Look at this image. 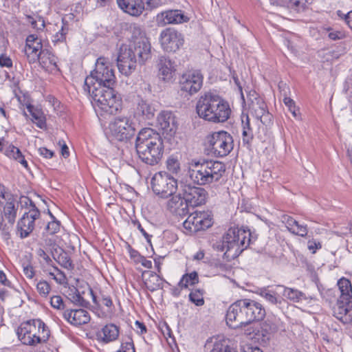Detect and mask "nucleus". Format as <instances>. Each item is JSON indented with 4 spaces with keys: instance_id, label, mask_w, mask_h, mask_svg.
Masks as SVG:
<instances>
[{
    "instance_id": "obj_22",
    "label": "nucleus",
    "mask_w": 352,
    "mask_h": 352,
    "mask_svg": "<svg viewBox=\"0 0 352 352\" xmlns=\"http://www.w3.org/2000/svg\"><path fill=\"white\" fill-rule=\"evenodd\" d=\"M116 2L120 10L133 16H140L144 10L142 0H116Z\"/></svg>"
},
{
    "instance_id": "obj_47",
    "label": "nucleus",
    "mask_w": 352,
    "mask_h": 352,
    "mask_svg": "<svg viewBox=\"0 0 352 352\" xmlns=\"http://www.w3.org/2000/svg\"><path fill=\"white\" fill-rule=\"evenodd\" d=\"M26 19L28 22L31 24L32 27L37 30H42L45 26V20L41 16L27 15Z\"/></svg>"
},
{
    "instance_id": "obj_54",
    "label": "nucleus",
    "mask_w": 352,
    "mask_h": 352,
    "mask_svg": "<svg viewBox=\"0 0 352 352\" xmlns=\"http://www.w3.org/2000/svg\"><path fill=\"white\" fill-rule=\"evenodd\" d=\"M281 221L285 224L287 230L290 232H294L293 226L296 223V221L293 217L287 215H283L281 217Z\"/></svg>"
},
{
    "instance_id": "obj_40",
    "label": "nucleus",
    "mask_w": 352,
    "mask_h": 352,
    "mask_svg": "<svg viewBox=\"0 0 352 352\" xmlns=\"http://www.w3.org/2000/svg\"><path fill=\"white\" fill-rule=\"evenodd\" d=\"M163 279L157 274L151 272L145 283L150 291H155L162 287Z\"/></svg>"
},
{
    "instance_id": "obj_56",
    "label": "nucleus",
    "mask_w": 352,
    "mask_h": 352,
    "mask_svg": "<svg viewBox=\"0 0 352 352\" xmlns=\"http://www.w3.org/2000/svg\"><path fill=\"white\" fill-rule=\"evenodd\" d=\"M54 271L56 272L54 280L60 285H63L66 283L67 278L64 272L60 270L57 267H54Z\"/></svg>"
},
{
    "instance_id": "obj_32",
    "label": "nucleus",
    "mask_w": 352,
    "mask_h": 352,
    "mask_svg": "<svg viewBox=\"0 0 352 352\" xmlns=\"http://www.w3.org/2000/svg\"><path fill=\"white\" fill-rule=\"evenodd\" d=\"M28 111L32 116V121L40 129L46 128V119L43 112L34 106L29 104L27 106Z\"/></svg>"
},
{
    "instance_id": "obj_34",
    "label": "nucleus",
    "mask_w": 352,
    "mask_h": 352,
    "mask_svg": "<svg viewBox=\"0 0 352 352\" xmlns=\"http://www.w3.org/2000/svg\"><path fill=\"white\" fill-rule=\"evenodd\" d=\"M250 109L257 119H261L267 113L266 104L263 99L257 97L252 100Z\"/></svg>"
},
{
    "instance_id": "obj_19",
    "label": "nucleus",
    "mask_w": 352,
    "mask_h": 352,
    "mask_svg": "<svg viewBox=\"0 0 352 352\" xmlns=\"http://www.w3.org/2000/svg\"><path fill=\"white\" fill-rule=\"evenodd\" d=\"M42 47L41 40L35 34H30L26 38L24 52L29 63H34L39 59L43 52Z\"/></svg>"
},
{
    "instance_id": "obj_36",
    "label": "nucleus",
    "mask_w": 352,
    "mask_h": 352,
    "mask_svg": "<svg viewBox=\"0 0 352 352\" xmlns=\"http://www.w3.org/2000/svg\"><path fill=\"white\" fill-rule=\"evenodd\" d=\"M277 287L283 288V296L290 301L298 302L306 298L305 294L296 289L283 285H278Z\"/></svg>"
},
{
    "instance_id": "obj_62",
    "label": "nucleus",
    "mask_w": 352,
    "mask_h": 352,
    "mask_svg": "<svg viewBox=\"0 0 352 352\" xmlns=\"http://www.w3.org/2000/svg\"><path fill=\"white\" fill-rule=\"evenodd\" d=\"M338 15L340 17H344L346 24L352 29V10L346 14H344L340 10H338Z\"/></svg>"
},
{
    "instance_id": "obj_48",
    "label": "nucleus",
    "mask_w": 352,
    "mask_h": 352,
    "mask_svg": "<svg viewBox=\"0 0 352 352\" xmlns=\"http://www.w3.org/2000/svg\"><path fill=\"white\" fill-rule=\"evenodd\" d=\"M48 213L52 220L47 223L45 230L50 234H54L59 232L60 223L58 221L55 219L54 216L50 210H48Z\"/></svg>"
},
{
    "instance_id": "obj_23",
    "label": "nucleus",
    "mask_w": 352,
    "mask_h": 352,
    "mask_svg": "<svg viewBox=\"0 0 352 352\" xmlns=\"http://www.w3.org/2000/svg\"><path fill=\"white\" fill-rule=\"evenodd\" d=\"M63 317L75 326L87 324L91 319L89 312L82 309L66 310L63 313Z\"/></svg>"
},
{
    "instance_id": "obj_12",
    "label": "nucleus",
    "mask_w": 352,
    "mask_h": 352,
    "mask_svg": "<svg viewBox=\"0 0 352 352\" xmlns=\"http://www.w3.org/2000/svg\"><path fill=\"white\" fill-rule=\"evenodd\" d=\"M212 225V218L208 212L191 213L183 223L184 228L190 232H197L210 228Z\"/></svg>"
},
{
    "instance_id": "obj_2",
    "label": "nucleus",
    "mask_w": 352,
    "mask_h": 352,
    "mask_svg": "<svg viewBox=\"0 0 352 352\" xmlns=\"http://www.w3.org/2000/svg\"><path fill=\"white\" fill-rule=\"evenodd\" d=\"M196 111L200 118L214 124L225 122L231 114L229 103L212 92L205 93L199 98Z\"/></svg>"
},
{
    "instance_id": "obj_43",
    "label": "nucleus",
    "mask_w": 352,
    "mask_h": 352,
    "mask_svg": "<svg viewBox=\"0 0 352 352\" xmlns=\"http://www.w3.org/2000/svg\"><path fill=\"white\" fill-rule=\"evenodd\" d=\"M131 40L130 43H135L136 41L142 42L143 38H148L146 36L145 32L142 30L140 26L138 25H132L130 26Z\"/></svg>"
},
{
    "instance_id": "obj_30",
    "label": "nucleus",
    "mask_w": 352,
    "mask_h": 352,
    "mask_svg": "<svg viewBox=\"0 0 352 352\" xmlns=\"http://www.w3.org/2000/svg\"><path fill=\"white\" fill-rule=\"evenodd\" d=\"M2 152L8 157L18 161L23 167L28 168V162L17 147L5 141Z\"/></svg>"
},
{
    "instance_id": "obj_15",
    "label": "nucleus",
    "mask_w": 352,
    "mask_h": 352,
    "mask_svg": "<svg viewBox=\"0 0 352 352\" xmlns=\"http://www.w3.org/2000/svg\"><path fill=\"white\" fill-rule=\"evenodd\" d=\"M182 195L188 207L192 208L205 204L208 198V192L204 188L190 184L183 186Z\"/></svg>"
},
{
    "instance_id": "obj_9",
    "label": "nucleus",
    "mask_w": 352,
    "mask_h": 352,
    "mask_svg": "<svg viewBox=\"0 0 352 352\" xmlns=\"http://www.w3.org/2000/svg\"><path fill=\"white\" fill-rule=\"evenodd\" d=\"M208 145L215 156L225 157L233 149V139L226 131L214 132L208 137Z\"/></svg>"
},
{
    "instance_id": "obj_39",
    "label": "nucleus",
    "mask_w": 352,
    "mask_h": 352,
    "mask_svg": "<svg viewBox=\"0 0 352 352\" xmlns=\"http://www.w3.org/2000/svg\"><path fill=\"white\" fill-rule=\"evenodd\" d=\"M242 127L243 143V144L250 145L253 139L254 135L252 129L250 127V118L248 116L245 117V120H242Z\"/></svg>"
},
{
    "instance_id": "obj_59",
    "label": "nucleus",
    "mask_w": 352,
    "mask_h": 352,
    "mask_svg": "<svg viewBox=\"0 0 352 352\" xmlns=\"http://www.w3.org/2000/svg\"><path fill=\"white\" fill-rule=\"evenodd\" d=\"M36 253L37 256L43 260V261L47 264L50 265L52 263V259L48 256V254L45 252V251L43 248H38L36 250Z\"/></svg>"
},
{
    "instance_id": "obj_25",
    "label": "nucleus",
    "mask_w": 352,
    "mask_h": 352,
    "mask_svg": "<svg viewBox=\"0 0 352 352\" xmlns=\"http://www.w3.org/2000/svg\"><path fill=\"white\" fill-rule=\"evenodd\" d=\"M352 309V302L338 299L336 305L333 307V316L346 324L351 320L350 312Z\"/></svg>"
},
{
    "instance_id": "obj_64",
    "label": "nucleus",
    "mask_w": 352,
    "mask_h": 352,
    "mask_svg": "<svg viewBox=\"0 0 352 352\" xmlns=\"http://www.w3.org/2000/svg\"><path fill=\"white\" fill-rule=\"evenodd\" d=\"M211 352H231L228 346L223 344H215Z\"/></svg>"
},
{
    "instance_id": "obj_26",
    "label": "nucleus",
    "mask_w": 352,
    "mask_h": 352,
    "mask_svg": "<svg viewBox=\"0 0 352 352\" xmlns=\"http://www.w3.org/2000/svg\"><path fill=\"white\" fill-rule=\"evenodd\" d=\"M171 196L172 197L166 203L167 209L170 212L179 216L186 214L188 212V206L184 201V197H182L180 194Z\"/></svg>"
},
{
    "instance_id": "obj_6",
    "label": "nucleus",
    "mask_w": 352,
    "mask_h": 352,
    "mask_svg": "<svg viewBox=\"0 0 352 352\" xmlns=\"http://www.w3.org/2000/svg\"><path fill=\"white\" fill-rule=\"evenodd\" d=\"M19 340L25 345L36 346L46 342L50 331L41 319H32L23 322L16 329Z\"/></svg>"
},
{
    "instance_id": "obj_11",
    "label": "nucleus",
    "mask_w": 352,
    "mask_h": 352,
    "mask_svg": "<svg viewBox=\"0 0 352 352\" xmlns=\"http://www.w3.org/2000/svg\"><path fill=\"white\" fill-rule=\"evenodd\" d=\"M244 299L239 300L232 303L226 314V323L233 329L248 325Z\"/></svg>"
},
{
    "instance_id": "obj_21",
    "label": "nucleus",
    "mask_w": 352,
    "mask_h": 352,
    "mask_svg": "<svg viewBox=\"0 0 352 352\" xmlns=\"http://www.w3.org/2000/svg\"><path fill=\"white\" fill-rule=\"evenodd\" d=\"M244 302L248 324L263 319L265 316V310L261 303L248 298H245Z\"/></svg>"
},
{
    "instance_id": "obj_61",
    "label": "nucleus",
    "mask_w": 352,
    "mask_h": 352,
    "mask_svg": "<svg viewBox=\"0 0 352 352\" xmlns=\"http://www.w3.org/2000/svg\"><path fill=\"white\" fill-rule=\"evenodd\" d=\"M12 61L11 58L5 55V54H1L0 55V67H12Z\"/></svg>"
},
{
    "instance_id": "obj_5",
    "label": "nucleus",
    "mask_w": 352,
    "mask_h": 352,
    "mask_svg": "<svg viewBox=\"0 0 352 352\" xmlns=\"http://www.w3.org/2000/svg\"><path fill=\"white\" fill-rule=\"evenodd\" d=\"M225 171V164L218 161L192 160L188 163L189 177L194 184L199 186L219 181Z\"/></svg>"
},
{
    "instance_id": "obj_29",
    "label": "nucleus",
    "mask_w": 352,
    "mask_h": 352,
    "mask_svg": "<svg viewBox=\"0 0 352 352\" xmlns=\"http://www.w3.org/2000/svg\"><path fill=\"white\" fill-rule=\"evenodd\" d=\"M159 77L164 81H169L173 78L175 72L172 61L166 58H161L158 64Z\"/></svg>"
},
{
    "instance_id": "obj_46",
    "label": "nucleus",
    "mask_w": 352,
    "mask_h": 352,
    "mask_svg": "<svg viewBox=\"0 0 352 352\" xmlns=\"http://www.w3.org/2000/svg\"><path fill=\"white\" fill-rule=\"evenodd\" d=\"M204 294L203 289H192L189 294V300L197 306H202L204 304Z\"/></svg>"
},
{
    "instance_id": "obj_52",
    "label": "nucleus",
    "mask_w": 352,
    "mask_h": 352,
    "mask_svg": "<svg viewBox=\"0 0 352 352\" xmlns=\"http://www.w3.org/2000/svg\"><path fill=\"white\" fill-rule=\"evenodd\" d=\"M294 232H291L293 234L304 237L307 236L308 229L307 225L300 224L297 221L293 226Z\"/></svg>"
},
{
    "instance_id": "obj_55",
    "label": "nucleus",
    "mask_w": 352,
    "mask_h": 352,
    "mask_svg": "<svg viewBox=\"0 0 352 352\" xmlns=\"http://www.w3.org/2000/svg\"><path fill=\"white\" fill-rule=\"evenodd\" d=\"M50 304L54 308L57 309H63L65 308L63 298L60 296H52L50 300Z\"/></svg>"
},
{
    "instance_id": "obj_31",
    "label": "nucleus",
    "mask_w": 352,
    "mask_h": 352,
    "mask_svg": "<svg viewBox=\"0 0 352 352\" xmlns=\"http://www.w3.org/2000/svg\"><path fill=\"white\" fill-rule=\"evenodd\" d=\"M339 290L340 292V296L338 299L352 302V285L351 281L346 278H340L337 283Z\"/></svg>"
},
{
    "instance_id": "obj_53",
    "label": "nucleus",
    "mask_w": 352,
    "mask_h": 352,
    "mask_svg": "<svg viewBox=\"0 0 352 352\" xmlns=\"http://www.w3.org/2000/svg\"><path fill=\"white\" fill-rule=\"evenodd\" d=\"M284 104L288 107L289 111L292 113L294 117L297 118L298 110L296 108L294 101L289 97H285L283 99Z\"/></svg>"
},
{
    "instance_id": "obj_58",
    "label": "nucleus",
    "mask_w": 352,
    "mask_h": 352,
    "mask_svg": "<svg viewBox=\"0 0 352 352\" xmlns=\"http://www.w3.org/2000/svg\"><path fill=\"white\" fill-rule=\"evenodd\" d=\"M307 248L313 254H314L317 250L322 248V245L320 241L311 239L307 242Z\"/></svg>"
},
{
    "instance_id": "obj_24",
    "label": "nucleus",
    "mask_w": 352,
    "mask_h": 352,
    "mask_svg": "<svg viewBox=\"0 0 352 352\" xmlns=\"http://www.w3.org/2000/svg\"><path fill=\"white\" fill-rule=\"evenodd\" d=\"M261 329L263 340H268L272 335L279 331H284L285 327L279 318L271 317L261 324Z\"/></svg>"
},
{
    "instance_id": "obj_45",
    "label": "nucleus",
    "mask_w": 352,
    "mask_h": 352,
    "mask_svg": "<svg viewBox=\"0 0 352 352\" xmlns=\"http://www.w3.org/2000/svg\"><path fill=\"white\" fill-rule=\"evenodd\" d=\"M60 252L59 253L57 258H56L53 254L54 258L56 259L62 267L68 270L73 269L74 265L68 254L63 251L62 249H60Z\"/></svg>"
},
{
    "instance_id": "obj_42",
    "label": "nucleus",
    "mask_w": 352,
    "mask_h": 352,
    "mask_svg": "<svg viewBox=\"0 0 352 352\" xmlns=\"http://www.w3.org/2000/svg\"><path fill=\"white\" fill-rule=\"evenodd\" d=\"M16 211L17 208H16L15 204L12 201L7 202L3 207L4 217L11 225H13L15 221Z\"/></svg>"
},
{
    "instance_id": "obj_4",
    "label": "nucleus",
    "mask_w": 352,
    "mask_h": 352,
    "mask_svg": "<svg viewBox=\"0 0 352 352\" xmlns=\"http://www.w3.org/2000/svg\"><path fill=\"white\" fill-rule=\"evenodd\" d=\"M254 239L250 230L230 228L213 247L217 251L224 252L223 258L230 261L238 257Z\"/></svg>"
},
{
    "instance_id": "obj_16",
    "label": "nucleus",
    "mask_w": 352,
    "mask_h": 352,
    "mask_svg": "<svg viewBox=\"0 0 352 352\" xmlns=\"http://www.w3.org/2000/svg\"><path fill=\"white\" fill-rule=\"evenodd\" d=\"M138 62V58L134 56L131 50L126 48V45H122L120 47L117 65L120 73L129 76L135 71Z\"/></svg>"
},
{
    "instance_id": "obj_18",
    "label": "nucleus",
    "mask_w": 352,
    "mask_h": 352,
    "mask_svg": "<svg viewBox=\"0 0 352 352\" xmlns=\"http://www.w3.org/2000/svg\"><path fill=\"white\" fill-rule=\"evenodd\" d=\"M189 18L180 10H170L159 13L156 21L160 26L188 22Z\"/></svg>"
},
{
    "instance_id": "obj_57",
    "label": "nucleus",
    "mask_w": 352,
    "mask_h": 352,
    "mask_svg": "<svg viewBox=\"0 0 352 352\" xmlns=\"http://www.w3.org/2000/svg\"><path fill=\"white\" fill-rule=\"evenodd\" d=\"M329 32L328 37L333 41L340 40L344 38L345 34L341 31L333 30V29L327 30Z\"/></svg>"
},
{
    "instance_id": "obj_38",
    "label": "nucleus",
    "mask_w": 352,
    "mask_h": 352,
    "mask_svg": "<svg viewBox=\"0 0 352 352\" xmlns=\"http://www.w3.org/2000/svg\"><path fill=\"white\" fill-rule=\"evenodd\" d=\"M199 283L198 274L196 272L186 273L180 279L178 285L181 289L188 288L189 285H194Z\"/></svg>"
},
{
    "instance_id": "obj_44",
    "label": "nucleus",
    "mask_w": 352,
    "mask_h": 352,
    "mask_svg": "<svg viewBox=\"0 0 352 352\" xmlns=\"http://www.w3.org/2000/svg\"><path fill=\"white\" fill-rule=\"evenodd\" d=\"M86 292H82V294H81L80 292L74 289V291L69 294L70 300L75 305L87 307L89 305V302L84 296Z\"/></svg>"
},
{
    "instance_id": "obj_50",
    "label": "nucleus",
    "mask_w": 352,
    "mask_h": 352,
    "mask_svg": "<svg viewBox=\"0 0 352 352\" xmlns=\"http://www.w3.org/2000/svg\"><path fill=\"white\" fill-rule=\"evenodd\" d=\"M68 28L63 23L60 30H58L54 36L52 41L53 43H63L66 41V36L68 33Z\"/></svg>"
},
{
    "instance_id": "obj_49",
    "label": "nucleus",
    "mask_w": 352,
    "mask_h": 352,
    "mask_svg": "<svg viewBox=\"0 0 352 352\" xmlns=\"http://www.w3.org/2000/svg\"><path fill=\"white\" fill-rule=\"evenodd\" d=\"M36 287L37 292L43 297H47L51 291L50 285L45 280H39Z\"/></svg>"
},
{
    "instance_id": "obj_1",
    "label": "nucleus",
    "mask_w": 352,
    "mask_h": 352,
    "mask_svg": "<svg viewBox=\"0 0 352 352\" xmlns=\"http://www.w3.org/2000/svg\"><path fill=\"white\" fill-rule=\"evenodd\" d=\"M116 83L114 70L104 57L97 59L95 69L85 80L84 90L92 99L94 107L109 114H116L122 106V100L113 87Z\"/></svg>"
},
{
    "instance_id": "obj_60",
    "label": "nucleus",
    "mask_w": 352,
    "mask_h": 352,
    "mask_svg": "<svg viewBox=\"0 0 352 352\" xmlns=\"http://www.w3.org/2000/svg\"><path fill=\"white\" fill-rule=\"evenodd\" d=\"M23 272L24 275L30 279H32L34 278L35 275V271L32 265L28 264V265H23Z\"/></svg>"
},
{
    "instance_id": "obj_33",
    "label": "nucleus",
    "mask_w": 352,
    "mask_h": 352,
    "mask_svg": "<svg viewBox=\"0 0 352 352\" xmlns=\"http://www.w3.org/2000/svg\"><path fill=\"white\" fill-rule=\"evenodd\" d=\"M99 336L104 342L114 341L119 336L118 327L113 324H107L102 329Z\"/></svg>"
},
{
    "instance_id": "obj_28",
    "label": "nucleus",
    "mask_w": 352,
    "mask_h": 352,
    "mask_svg": "<svg viewBox=\"0 0 352 352\" xmlns=\"http://www.w3.org/2000/svg\"><path fill=\"white\" fill-rule=\"evenodd\" d=\"M41 66L46 71L54 72L58 71L57 57L51 52L43 50L38 60Z\"/></svg>"
},
{
    "instance_id": "obj_37",
    "label": "nucleus",
    "mask_w": 352,
    "mask_h": 352,
    "mask_svg": "<svg viewBox=\"0 0 352 352\" xmlns=\"http://www.w3.org/2000/svg\"><path fill=\"white\" fill-rule=\"evenodd\" d=\"M5 199L3 186L0 185V232L3 239L6 241L10 239V234L9 228L4 224V219L2 215V200Z\"/></svg>"
},
{
    "instance_id": "obj_20",
    "label": "nucleus",
    "mask_w": 352,
    "mask_h": 352,
    "mask_svg": "<svg viewBox=\"0 0 352 352\" xmlns=\"http://www.w3.org/2000/svg\"><path fill=\"white\" fill-rule=\"evenodd\" d=\"M142 42L130 43L126 48L131 50L133 54L138 58L140 64H143L151 58V44L148 38H143Z\"/></svg>"
},
{
    "instance_id": "obj_10",
    "label": "nucleus",
    "mask_w": 352,
    "mask_h": 352,
    "mask_svg": "<svg viewBox=\"0 0 352 352\" xmlns=\"http://www.w3.org/2000/svg\"><path fill=\"white\" fill-rule=\"evenodd\" d=\"M21 203H24L26 206L29 204L30 206L29 210L23 214L17 223V230L20 233V236L26 238L33 231L34 221L40 217V211L32 201L27 197L22 198Z\"/></svg>"
},
{
    "instance_id": "obj_51",
    "label": "nucleus",
    "mask_w": 352,
    "mask_h": 352,
    "mask_svg": "<svg viewBox=\"0 0 352 352\" xmlns=\"http://www.w3.org/2000/svg\"><path fill=\"white\" fill-rule=\"evenodd\" d=\"M167 169L172 173L177 174L180 170V164L179 161L174 157H169L166 161Z\"/></svg>"
},
{
    "instance_id": "obj_41",
    "label": "nucleus",
    "mask_w": 352,
    "mask_h": 352,
    "mask_svg": "<svg viewBox=\"0 0 352 352\" xmlns=\"http://www.w3.org/2000/svg\"><path fill=\"white\" fill-rule=\"evenodd\" d=\"M283 6L300 12L304 10L308 3L307 0H281Z\"/></svg>"
},
{
    "instance_id": "obj_63",
    "label": "nucleus",
    "mask_w": 352,
    "mask_h": 352,
    "mask_svg": "<svg viewBox=\"0 0 352 352\" xmlns=\"http://www.w3.org/2000/svg\"><path fill=\"white\" fill-rule=\"evenodd\" d=\"M38 153L46 159L52 158L54 155V152L45 147H41L38 150Z\"/></svg>"
},
{
    "instance_id": "obj_7",
    "label": "nucleus",
    "mask_w": 352,
    "mask_h": 352,
    "mask_svg": "<svg viewBox=\"0 0 352 352\" xmlns=\"http://www.w3.org/2000/svg\"><path fill=\"white\" fill-rule=\"evenodd\" d=\"M135 127L126 117H118L111 120L106 130V135L111 141L124 142L135 135Z\"/></svg>"
},
{
    "instance_id": "obj_13",
    "label": "nucleus",
    "mask_w": 352,
    "mask_h": 352,
    "mask_svg": "<svg viewBox=\"0 0 352 352\" xmlns=\"http://www.w3.org/2000/svg\"><path fill=\"white\" fill-rule=\"evenodd\" d=\"M160 41L165 51L175 52L184 45V38L181 32L174 28H168L162 31Z\"/></svg>"
},
{
    "instance_id": "obj_17",
    "label": "nucleus",
    "mask_w": 352,
    "mask_h": 352,
    "mask_svg": "<svg viewBox=\"0 0 352 352\" xmlns=\"http://www.w3.org/2000/svg\"><path fill=\"white\" fill-rule=\"evenodd\" d=\"M157 125L164 135L173 136L177 129V121L175 115L168 111H162L157 116Z\"/></svg>"
},
{
    "instance_id": "obj_35",
    "label": "nucleus",
    "mask_w": 352,
    "mask_h": 352,
    "mask_svg": "<svg viewBox=\"0 0 352 352\" xmlns=\"http://www.w3.org/2000/svg\"><path fill=\"white\" fill-rule=\"evenodd\" d=\"M258 294L272 305L277 306L282 304V298L275 291L263 288L260 289Z\"/></svg>"
},
{
    "instance_id": "obj_3",
    "label": "nucleus",
    "mask_w": 352,
    "mask_h": 352,
    "mask_svg": "<svg viewBox=\"0 0 352 352\" xmlns=\"http://www.w3.org/2000/svg\"><path fill=\"white\" fill-rule=\"evenodd\" d=\"M135 148L139 158L145 164L154 166L161 160L164 153L163 141L151 128H144L136 138Z\"/></svg>"
},
{
    "instance_id": "obj_14",
    "label": "nucleus",
    "mask_w": 352,
    "mask_h": 352,
    "mask_svg": "<svg viewBox=\"0 0 352 352\" xmlns=\"http://www.w3.org/2000/svg\"><path fill=\"white\" fill-rule=\"evenodd\" d=\"M204 76L199 70H190L182 74L179 79L181 90L190 95L198 92L203 85Z\"/></svg>"
},
{
    "instance_id": "obj_8",
    "label": "nucleus",
    "mask_w": 352,
    "mask_h": 352,
    "mask_svg": "<svg viewBox=\"0 0 352 352\" xmlns=\"http://www.w3.org/2000/svg\"><path fill=\"white\" fill-rule=\"evenodd\" d=\"M177 186V179L166 172L156 173L151 179L153 191L162 198H168L174 195Z\"/></svg>"
},
{
    "instance_id": "obj_27",
    "label": "nucleus",
    "mask_w": 352,
    "mask_h": 352,
    "mask_svg": "<svg viewBox=\"0 0 352 352\" xmlns=\"http://www.w3.org/2000/svg\"><path fill=\"white\" fill-rule=\"evenodd\" d=\"M155 109L153 105L142 98L137 102L135 116L142 120H151L155 116Z\"/></svg>"
}]
</instances>
